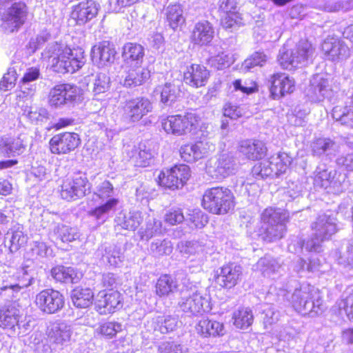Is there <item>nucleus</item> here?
I'll list each match as a JSON object with an SVG mask.
<instances>
[{"label": "nucleus", "mask_w": 353, "mask_h": 353, "mask_svg": "<svg viewBox=\"0 0 353 353\" xmlns=\"http://www.w3.org/2000/svg\"><path fill=\"white\" fill-rule=\"evenodd\" d=\"M49 52L48 61L54 72L74 73L84 65L85 53L80 48H71L64 43L55 42Z\"/></svg>", "instance_id": "1"}, {"label": "nucleus", "mask_w": 353, "mask_h": 353, "mask_svg": "<svg viewBox=\"0 0 353 353\" xmlns=\"http://www.w3.org/2000/svg\"><path fill=\"white\" fill-rule=\"evenodd\" d=\"M236 204V197L232 191L222 185L207 188L201 199V205L204 210L219 216L232 213Z\"/></svg>", "instance_id": "2"}, {"label": "nucleus", "mask_w": 353, "mask_h": 353, "mask_svg": "<svg viewBox=\"0 0 353 353\" xmlns=\"http://www.w3.org/2000/svg\"><path fill=\"white\" fill-rule=\"evenodd\" d=\"M201 121L198 114L189 111L164 117L161 121V125L166 134L182 137L196 131L200 127Z\"/></svg>", "instance_id": "3"}, {"label": "nucleus", "mask_w": 353, "mask_h": 353, "mask_svg": "<svg viewBox=\"0 0 353 353\" xmlns=\"http://www.w3.org/2000/svg\"><path fill=\"white\" fill-rule=\"evenodd\" d=\"M190 177V167L183 163H179L159 170L155 182L162 190L174 192L186 185Z\"/></svg>", "instance_id": "4"}, {"label": "nucleus", "mask_w": 353, "mask_h": 353, "mask_svg": "<svg viewBox=\"0 0 353 353\" xmlns=\"http://www.w3.org/2000/svg\"><path fill=\"white\" fill-rule=\"evenodd\" d=\"M243 275L242 267L234 262L229 261L214 271L212 283L219 290L228 291L241 283Z\"/></svg>", "instance_id": "5"}, {"label": "nucleus", "mask_w": 353, "mask_h": 353, "mask_svg": "<svg viewBox=\"0 0 353 353\" xmlns=\"http://www.w3.org/2000/svg\"><path fill=\"white\" fill-rule=\"evenodd\" d=\"M28 14V6L23 1L12 3L0 11L1 27L6 32H17L25 24Z\"/></svg>", "instance_id": "6"}, {"label": "nucleus", "mask_w": 353, "mask_h": 353, "mask_svg": "<svg viewBox=\"0 0 353 353\" xmlns=\"http://www.w3.org/2000/svg\"><path fill=\"white\" fill-rule=\"evenodd\" d=\"M123 305L122 294L114 288L99 290L94 301V310L102 316L112 315L121 310Z\"/></svg>", "instance_id": "7"}, {"label": "nucleus", "mask_w": 353, "mask_h": 353, "mask_svg": "<svg viewBox=\"0 0 353 353\" xmlns=\"http://www.w3.org/2000/svg\"><path fill=\"white\" fill-rule=\"evenodd\" d=\"M91 190V183L85 174H75L63 180L60 186V196L67 201H73L84 197Z\"/></svg>", "instance_id": "8"}, {"label": "nucleus", "mask_w": 353, "mask_h": 353, "mask_svg": "<svg viewBox=\"0 0 353 353\" xmlns=\"http://www.w3.org/2000/svg\"><path fill=\"white\" fill-rule=\"evenodd\" d=\"M34 303L41 313L53 314L63 308L65 298L60 291L53 288H46L36 294Z\"/></svg>", "instance_id": "9"}, {"label": "nucleus", "mask_w": 353, "mask_h": 353, "mask_svg": "<svg viewBox=\"0 0 353 353\" xmlns=\"http://www.w3.org/2000/svg\"><path fill=\"white\" fill-rule=\"evenodd\" d=\"M81 143L80 135L72 131L58 132L52 136L48 142V149L54 155L69 154Z\"/></svg>", "instance_id": "10"}, {"label": "nucleus", "mask_w": 353, "mask_h": 353, "mask_svg": "<svg viewBox=\"0 0 353 353\" xmlns=\"http://www.w3.org/2000/svg\"><path fill=\"white\" fill-rule=\"evenodd\" d=\"M215 150V146L205 137L193 143H186L179 149L181 158L187 163H194L207 157Z\"/></svg>", "instance_id": "11"}, {"label": "nucleus", "mask_w": 353, "mask_h": 353, "mask_svg": "<svg viewBox=\"0 0 353 353\" xmlns=\"http://www.w3.org/2000/svg\"><path fill=\"white\" fill-rule=\"evenodd\" d=\"M30 285V279L26 271L5 266L0 269V290L19 292Z\"/></svg>", "instance_id": "12"}, {"label": "nucleus", "mask_w": 353, "mask_h": 353, "mask_svg": "<svg viewBox=\"0 0 353 353\" xmlns=\"http://www.w3.org/2000/svg\"><path fill=\"white\" fill-rule=\"evenodd\" d=\"M295 81L289 74L276 72L269 79L270 97L274 100L281 99L295 90Z\"/></svg>", "instance_id": "13"}, {"label": "nucleus", "mask_w": 353, "mask_h": 353, "mask_svg": "<svg viewBox=\"0 0 353 353\" xmlns=\"http://www.w3.org/2000/svg\"><path fill=\"white\" fill-rule=\"evenodd\" d=\"M151 101L144 97H137L126 100L122 110L124 116L131 122H137L152 111Z\"/></svg>", "instance_id": "14"}, {"label": "nucleus", "mask_w": 353, "mask_h": 353, "mask_svg": "<svg viewBox=\"0 0 353 353\" xmlns=\"http://www.w3.org/2000/svg\"><path fill=\"white\" fill-rule=\"evenodd\" d=\"M78 88L70 83H59L52 87L48 94V103L52 107H59L75 102L79 98Z\"/></svg>", "instance_id": "15"}, {"label": "nucleus", "mask_w": 353, "mask_h": 353, "mask_svg": "<svg viewBox=\"0 0 353 353\" xmlns=\"http://www.w3.org/2000/svg\"><path fill=\"white\" fill-rule=\"evenodd\" d=\"M98 12L99 4L94 0H83L72 6L69 19L81 26L95 18Z\"/></svg>", "instance_id": "16"}, {"label": "nucleus", "mask_w": 353, "mask_h": 353, "mask_svg": "<svg viewBox=\"0 0 353 353\" xmlns=\"http://www.w3.org/2000/svg\"><path fill=\"white\" fill-rule=\"evenodd\" d=\"M236 150L243 159L252 161H261L268 153L265 142L255 138L241 140Z\"/></svg>", "instance_id": "17"}, {"label": "nucleus", "mask_w": 353, "mask_h": 353, "mask_svg": "<svg viewBox=\"0 0 353 353\" xmlns=\"http://www.w3.org/2000/svg\"><path fill=\"white\" fill-rule=\"evenodd\" d=\"M210 77V71L205 65L192 63L188 65L183 74V81L193 88L204 87Z\"/></svg>", "instance_id": "18"}, {"label": "nucleus", "mask_w": 353, "mask_h": 353, "mask_svg": "<svg viewBox=\"0 0 353 353\" xmlns=\"http://www.w3.org/2000/svg\"><path fill=\"white\" fill-rule=\"evenodd\" d=\"M214 36L212 25L208 21L197 22L191 33L190 40L194 45L206 46L210 44Z\"/></svg>", "instance_id": "19"}, {"label": "nucleus", "mask_w": 353, "mask_h": 353, "mask_svg": "<svg viewBox=\"0 0 353 353\" xmlns=\"http://www.w3.org/2000/svg\"><path fill=\"white\" fill-rule=\"evenodd\" d=\"M115 54L114 44L110 41H101L94 45L91 50L92 61L101 65L112 62Z\"/></svg>", "instance_id": "20"}, {"label": "nucleus", "mask_w": 353, "mask_h": 353, "mask_svg": "<svg viewBox=\"0 0 353 353\" xmlns=\"http://www.w3.org/2000/svg\"><path fill=\"white\" fill-rule=\"evenodd\" d=\"M151 77L148 67L136 65L129 69L124 79V85L129 88L140 86L145 83Z\"/></svg>", "instance_id": "21"}, {"label": "nucleus", "mask_w": 353, "mask_h": 353, "mask_svg": "<svg viewBox=\"0 0 353 353\" xmlns=\"http://www.w3.org/2000/svg\"><path fill=\"white\" fill-rule=\"evenodd\" d=\"M165 19L169 27L173 30H176L186 21L183 6L178 2L170 3L165 8Z\"/></svg>", "instance_id": "22"}, {"label": "nucleus", "mask_w": 353, "mask_h": 353, "mask_svg": "<svg viewBox=\"0 0 353 353\" xmlns=\"http://www.w3.org/2000/svg\"><path fill=\"white\" fill-rule=\"evenodd\" d=\"M195 330L201 337L206 338L222 335L224 326L219 321L202 318L195 325Z\"/></svg>", "instance_id": "23"}, {"label": "nucleus", "mask_w": 353, "mask_h": 353, "mask_svg": "<svg viewBox=\"0 0 353 353\" xmlns=\"http://www.w3.org/2000/svg\"><path fill=\"white\" fill-rule=\"evenodd\" d=\"M50 273L57 283H76L80 279L77 270L71 266L57 265L51 269Z\"/></svg>", "instance_id": "24"}, {"label": "nucleus", "mask_w": 353, "mask_h": 353, "mask_svg": "<svg viewBox=\"0 0 353 353\" xmlns=\"http://www.w3.org/2000/svg\"><path fill=\"white\" fill-rule=\"evenodd\" d=\"M25 148L26 145L19 137L0 138V154L3 157L19 155Z\"/></svg>", "instance_id": "25"}, {"label": "nucleus", "mask_w": 353, "mask_h": 353, "mask_svg": "<svg viewBox=\"0 0 353 353\" xmlns=\"http://www.w3.org/2000/svg\"><path fill=\"white\" fill-rule=\"evenodd\" d=\"M179 283L176 278L169 274H161L154 285V293L160 298L168 296L178 290Z\"/></svg>", "instance_id": "26"}, {"label": "nucleus", "mask_w": 353, "mask_h": 353, "mask_svg": "<svg viewBox=\"0 0 353 353\" xmlns=\"http://www.w3.org/2000/svg\"><path fill=\"white\" fill-rule=\"evenodd\" d=\"M121 56L123 61L127 64L142 63L145 56L144 48L137 43H126L123 46Z\"/></svg>", "instance_id": "27"}, {"label": "nucleus", "mask_w": 353, "mask_h": 353, "mask_svg": "<svg viewBox=\"0 0 353 353\" xmlns=\"http://www.w3.org/2000/svg\"><path fill=\"white\" fill-rule=\"evenodd\" d=\"M288 221H281L275 223H265V226H261L259 235L264 241L272 242L283 237L287 228L286 223Z\"/></svg>", "instance_id": "28"}, {"label": "nucleus", "mask_w": 353, "mask_h": 353, "mask_svg": "<svg viewBox=\"0 0 353 353\" xmlns=\"http://www.w3.org/2000/svg\"><path fill=\"white\" fill-rule=\"evenodd\" d=\"M71 300L78 308H88L94 305V292L89 288L76 287L71 292Z\"/></svg>", "instance_id": "29"}, {"label": "nucleus", "mask_w": 353, "mask_h": 353, "mask_svg": "<svg viewBox=\"0 0 353 353\" xmlns=\"http://www.w3.org/2000/svg\"><path fill=\"white\" fill-rule=\"evenodd\" d=\"M203 302L202 296L194 293L187 297H182L178 305L183 312L196 315L204 311Z\"/></svg>", "instance_id": "30"}, {"label": "nucleus", "mask_w": 353, "mask_h": 353, "mask_svg": "<svg viewBox=\"0 0 353 353\" xmlns=\"http://www.w3.org/2000/svg\"><path fill=\"white\" fill-rule=\"evenodd\" d=\"M129 157L135 167L141 168L150 166L154 158L150 150L144 145L134 147Z\"/></svg>", "instance_id": "31"}, {"label": "nucleus", "mask_w": 353, "mask_h": 353, "mask_svg": "<svg viewBox=\"0 0 353 353\" xmlns=\"http://www.w3.org/2000/svg\"><path fill=\"white\" fill-rule=\"evenodd\" d=\"M19 311L12 305H5L0 308V327L3 329H13L19 325Z\"/></svg>", "instance_id": "32"}, {"label": "nucleus", "mask_w": 353, "mask_h": 353, "mask_svg": "<svg viewBox=\"0 0 353 353\" xmlns=\"http://www.w3.org/2000/svg\"><path fill=\"white\" fill-rule=\"evenodd\" d=\"M296 62L301 63V61L307 60V50L303 48H298L296 55L295 57ZM278 61L280 65L283 69H289L293 66L295 61L294 57L291 50H285L280 52Z\"/></svg>", "instance_id": "33"}, {"label": "nucleus", "mask_w": 353, "mask_h": 353, "mask_svg": "<svg viewBox=\"0 0 353 353\" xmlns=\"http://www.w3.org/2000/svg\"><path fill=\"white\" fill-rule=\"evenodd\" d=\"M121 323L115 321H106L100 323L94 333L103 339H112L122 331Z\"/></svg>", "instance_id": "34"}, {"label": "nucleus", "mask_w": 353, "mask_h": 353, "mask_svg": "<svg viewBox=\"0 0 353 353\" xmlns=\"http://www.w3.org/2000/svg\"><path fill=\"white\" fill-rule=\"evenodd\" d=\"M234 325L240 330L248 329L253 323L254 316L248 307H240L232 314Z\"/></svg>", "instance_id": "35"}, {"label": "nucleus", "mask_w": 353, "mask_h": 353, "mask_svg": "<svg viewBox=\"0 0 353 353\" xmlns=\"http://www.w3.org/2000/svg\"><path fill=\"white\" fill-rule=\"evenodd\" d=\"M288 221L289 216L286 212L277 208L268 207L261 214V221L263 224Z\"/></svg>", "instance_id": "36"}, {"label": "nucleus", "mask_w": 353, "mask_h": 353, "mask_svg": "<svg viewBox=\"0 0 353 353\" xmlns=\"http://www.w3.org/2000/svg\"><path fill=\"white\" fill-rule=\"evenodd\" d=\"M275 176H279L284 173L290 168L292 159L285 152H279L276 157L270 158Z\"/></svg>", "instance_id": "37"}, {"label": "nucleus", "mask_w": 353, "mask_h": 353, "mask_svg": "<svg viewBox=\"0 0 353 353\" xmlns=\"http://www.w3.org/2000/svg\"><path fill=\"white\" fill-rule=\"evenodd\" d=\"M71 334L66 327L56 326L52 327L48 333L50 341L56 345H63L70 341Z\"/></svg>", "instance_id": "38"}, {"label": "nucleus", "mask_w": 353, "mask_h": 353, "mask_svg": "<svg viewBox=\"0 0 353 353\" xmlns=\"http://www.w3.org/2000/svg\"><path fill=\"white\" fill-rule=\"evenodd\" d=\"M321 50L327 59L334 61L341 57L342 46L337 41L325 40L321 45Z\"/></svg>", "instance_id": "39"}, {"label": "nucleus", "mask_w": 353, "mask_h": 353, "mask_svg": "<svg viewBox=\"0 0 353 353\" xmlns=\"http://www.w3.org/2000/svg\"><path fill=\"white\" fill-rule=\"evenodd\" d=\"M335 306L338 312H343L349 319H353V289L338 300Z\"/></svg>", "instance_id": "40"}, {"label": "nucleus", "mask_w": 353, "mask_h": 353, "mask_svg": "<svg viewBox=\"0 0 353 353\" xmlns=\"http://www.w3.org/2000/svg\"><path fill=\"white\" fill-rule=\"evenodd\" d=\"M158 91L160 94L161 102L164 104L175 102L179 97V91L174 85L170 83H165L158 87Z\"/></svg>", "instance_id": "41"}, {"label": "nucleus", "mask_w": 353, "mask_h": 353, "mask_svg": "<svg viewBox=\"0 0 353 353\" xmlns=\"http://www.w3.org/2000/svg\"><path fill=\"white\" fill-rule=\"evenodd\" d=\"M267 60L268 57L263 52H254L244 60L242 67L245 71L249 72L255 67L263 66Z\"/></svg>", "instance_id": "42"}, {"label": "nucleus", "mask_w": 353, "mask_h": 353, "mask_svg": "<svg viewBox=\"0 0 353 353\" xmlns=\"http://www.w3.org/2000/svg\"><path fill=\"white\" fill-rule=\"evenodd\" d=\"M119 203V200L116 198H110L105 203L95 207L89 211L88 214L99 219L103 214L108 213L114 210Z\"/></svg>", "instance_id": "43"}, {"label": "nucleus", "mask_w": 353, "mask_h": 353, "mask_svg": "<svg viewBox=\"0 0 353 353\" xmlns=\"http://www.w3.org/2000/svg\"><path fill=\"white\" fill-rule=\"evenodd\" d=\"M241 21V14L236 10V8H233L232 10L227 11L221 19V26L224 29H229L239 25Z\"/></svg>", "instance_id": "44"}, {"label": "nucleus", "mask_w": 353, "mask_h": 353, "mask_svg": "<svg viewBox=\"0 0 353 353\" xmlns=\"http://www.w3.org/2000/svg\"><path fill=\"white\" fill-rule=\"evenodd\" d=\"M185 216L180 208H172L164 215V222L168 225H176L183 223Z\"/></svg>", "instance_id": "45"}, {"label": "nucleus", "mask_w": 353, "mask_h": 353, "mask_svg": "<svg viewBox=\"0 0 353 353\" xmlns=\"http://www.w3.org/2000/svg\"><path fill=\"white\" fill-rule=\"evenodd\" d=\"M335 143L328 138H319L313 141L312 151L314 154H321L331 149Z\"/></svg>", "instance_id": "46"}, {"label": "nucleus", "mask_w": 353, "mask_h": 353, "mask_svg": "<svg viewBox=\"0 0 353 353\" xmlns=\"http://www.w3.org/2000/svg\"><path fill=\"white\" fill-rule=\"evenodd\" d=\"M253 169L263 178L274 176L270 159L258 163L254 166Z\"/></svg>", "instance_id": "47"}, {"label": "nucleus", "mask_w": 353, "mask_h": 353, "mask_svg": "<svg viewBox=\"0 0 353 353\" xmlns=\"http://www.w3.org/2000/svg\"><path fill=\"white\" fill-rule=\"evenodd\" d=\"M17 80V76L14 71L6 72L0 81V90L4 92L12 90L15 86Z\"/></svg>", "instance_id": "48"}, {"label": "nucleus", "mask_w": 353, "mask_h": 353, "mask_svg": "<svg viewBox=\"0 0 353 353\" xmlns=\"http://www.w3.org/2000/svg\"><path fill=\"white\" fill-rule=\"evenodd\" d=\"M223 113L225 117L231 119H237L243 116L241 108L231 102H228L224 105Z\"/></svg>", "instance_id": "49"}, {"label": "nucleus", "mask_w": 353, "mask_h": 353, "mask_svg": "<svg viewBox=\"0 0 353 353\" xmlns=\"http://www.w3.org/2000/svg\"><path fill=\"white\" fill-rule=\"evenodd\" d=\"M211 64L217 70H223L230 64L229 57L224 52H220L211 58Z\"/></svg>", "instance_id": "50"}, {"label": "nucleus", "mask_w": 353, "mask_h": 353, "mask_svg": "<svg viewBox=\"0 0 353 353\" xmlns=\"http://www.w3.org/2000/svg\"><path fill=\"white\" fill-rule=\"evenodd\" d=\"M114 190L112 184L109 181H104L98 188L94 194L101 200H104L111 196Z\"/></svg>", "instance_id": "51"}, {"label": "nucleus", "mask_w": 353, "mask_h": 353, "mask_svg": "<svg viewBox=\"0 0 353 353\" xmlns=\"http://www.w3.org/2000/svg\"><path fill=\"white\" fill-rule=\"evenodd\" d=\"M233 85L235 90H240L241 92L246 94H251L259 91V85L255 81H252L251 85L247 87L241 85V79H236L233 82Z\"/></svg>", "instance_id": "52"}, {"label": "nucleus", "mask_w": 353, "mask_h": 353, "mask_svg": "<svg viewBox=\"0 0 353 353\" xmlns=\"http://www.w3.org/2000/svg\"><path fill=\"white\" fill-rule=\"evenodd\" d=\"M59 236L63 242H72L76 239V234L72 228L62 225L58 230Z\"/></svg>", "instance_id": "53"}, {"label": "nucleus", "mask_w": 353, "mask_h": 353, "mask_svg": "<svg viewBox=\"0 0 353 353\" xmlns=\"http://www.w3.org/2000/svg\"><path fill=\"white\" fill-rule=\"evenodd\" d=\"M40 75V70L38 68L31 67L28 68L24 73L21 79V83H26L31 81H36L39 79Z\"/></svg>", "instance_id": "54"}, {"label": "nucleus", "mask_w": 353, "mask_h": 353, "mask_svg": "<svg viewBox=\"0 0 353 353\" xmlns=\"http://www.w3.org/2000/svg\"><path fill=\"white\" fill-rule=\"evenodd\" d=\"M339 120L342 124L353 127V105L345 107Z\"/></svg>", "instance_id": "55"}, {"label": "nucleus", "mask_w": 353, "mask_h": 353, "mask_svg": "<svg viewBox=\"0 0 353 353\" xmlns=\"http://www.w3.org/2000/svg\"><path fill=\"white\" fill-rule=\"evenodd\" d=\"M74 123L72 118H60L56 123H53L52 128L55 131L71 126Z\"/></svg>", "instance_id": "56"}, {"label": "nucleus", "mask_w": 353, "mask_h": 353, "mask_svg": "<svg viewBox=\"0 0 353 353\" xmlns=\"http://www.w3.org/2000/svg\"><path fill=\"white\" fill-rule=\"evenodd\" d=\"M117 281L112 274L104 275L102 278L101 285L104 289L114 288L116 289Z\"/></svg>", "instance_id": "57"}, {"label": "nucleus", "mask_w": 353, "mask_h": 353, "mask_svg": "<svg viewBox=\"0 0 353 353\" xmlns=\"http://www.w3.org/2000/svg\"><path fill=\"white\" fill-rule=\"evenodd\" d=\"M12 184L8 180L0 179V195H9L12 193Z\"/></svg>", "instance_id": "58"}, {"label": "nucleus", "mask_w": 353, "mask_h": 353, "mask_svg": "<svg viewBox=\"0 0 353 353\" xmlns=\"http://www.w3.org/2000/svg\"><path fill=\"white\" fill-rule=\"evenodd\" d=\"M342 336L348 344H353V327H349L342 331Z\"/></svg>", "instance_id": "59"}, {"label": "nucleus", "mask_w": 353, "mask_h": 353, "mask_svg": "<svg viewBox=\"0 0 353 353\" xmlns=\"http://www.w3.org/2000/svg\"><path fill=\"white\" fill-rule=\"evenodd\" d=\"M18 163L17 159H8L0 161V170L12 168Z\"/></svg>", "instance_id": "60"}, {"label": "nucleus", "mask_w": 353, "mask_h": 353, "mask_svg": "<svg viewBox=\"0 0 353 353\" xmlns=\"http://www.w3.org/2000/svg\"><path fill=\"white\" fill-rule=\"evenodd\" d=\"M138 222L132 217H129L124 221L125 229L134 230L137 228Z\"/></svg>", "instance_id": "61"}, {"label": "nucleus", "mask_w": 353, "mask_h": 353, "mask_svg": "<svg viewBox=\"0 0 353 353\" xmlns=\"http://www.w3.org/2000/svg\"><path fill=\"white\" fill-rule=\"evenodd\" d=\"M259 264L261 266L262 268L264 270L271 269L273 268V264L270 263V261L268 260L266 258H261L259 261Z\"/></svg>", "instance_id": "62"}, {"label": "nucleus", "mask_w": 353, "mask_h": 353, "mask_svg": "<svg viewBox=\"0 0 353 353\" xmlns=\"http://www.w3.org/2000/svg\"><path fill=\"white\" fill-rule=\"evenodd\" d=\"M131 3V0H117V4L119 7V8L127 7L130 6Z\"/></svg>", "instance_id": "63"}, {"label": "nucleus", "mask_w": 353, "mask_h": 353, "mask_svg": "<svg viewBox=\"0 0 353 353\" xmlns=\"http://www.w3.org/2000/svg\"><path fill=\"white\" fill-rule=\"evenodd\" d=\"M272 2L278 6H283L288 3L292 1L293 0H272Z\"/></svg>", "instance_id": "64"}]
</instances>
